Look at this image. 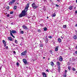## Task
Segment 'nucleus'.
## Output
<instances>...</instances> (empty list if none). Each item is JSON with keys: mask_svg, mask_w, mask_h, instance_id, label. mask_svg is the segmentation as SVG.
<instances>
[{"mask_svg": "<svg viewBox=\"0 0 77 77\" xmlns=\"http://www.w3.org/2000/svg\"><path fill=\"white\" fill-rule=\"evenodd\" d=\"M76 3H77V0H76Z\"/></svg>", "mask_w": 77, "mask_h": 77, "instance_id": "obj_54", "label": "nucleus"}, {"mask_svg": "<svg viewBox=\"0 0 77 77\" xmlns=\"http://www.w3.org/2000/svg\"><path fill=\"white\" fill-rule=\"evenodd\" d=\"M13 53H14V54H16V52H15V51H14Z\"/></svg>", "mask_w": 77, "mask_h": 77, "instance_id": "obj_40", "label": "nucleus"}, {"mask_svg": "<svg viewBox=\"0 0 77 77\" xmlns=\"http://www.w3.org/2000/svg\"><path fill=\"white\" fill-rule=\"evenodd\" d=\"M32 8H34V9H36V8H38V6H36V4H35V3H33L32 5Z\"/></svg>", "mask_w": 77, "mask_h": 77, "instance_id": "obj_3", "label": "nucleus"}, {"mask_svg": "<svg viewBox=\"0 0 77 77\" xmlns=\"http://www.w3.org/2000/svg\"><path fill=\"white\" fill-rule=\"evenodd\" d=\"M49 38H52V37L51 36H48Z\"/></svg>", "mask_w": 77, "mask_h": 77, "instance_id": "obj_34", "label": "nucleus"}, {"mask_svg": "<svg viewBox=\"0 0 77 77\" xmlns=\"http://www.w3.org/2000/svg\"><path fill=\"white\" fill-rule=\"evenodd\" d=\"M17 4H18V3H17Z\"/></svg>", "mask_w": 77, "mask_h": 77, "instance_id": "obj_62", "label": "nucleus"}, {"mask_svg": "<svg viewBox=\"0 0 77 77\" xmlns=\"http://www.w3.org/2000/svg\"><path fill=\"white\" fill-rule=\"evenodd\" d=\"M16 65H17V66H19V63H18V62H17L16 63Z\"/></svg>", "mask_w": 77, "mask_h": 77, "instance_id": "obj_33", "label": "nucleus"}, {"mask_svg": "<svg viewBox=\"0 0 77 77\" xmlns=\"http://www.w3.org/2000/svg\"><path fill=\"white\" fill-rule=\"evenodd\" d=\"M75 54H77V51L75 52Z\"/></svg>", "mask_w": 77, "mask_h": 77, "instance_id": "obj_42", "label": "nucleus"}, {"mask_svg": "<svg viewBox=\"0 0 77 77\" xmlns=\"http://www.w3.org/2000/svg\"><path fill=\"white\" fill-rule=\"evenodd\" d=\"M73 6H70L69 7V9L70 10H72V8L73 7Z\"/></svg>", "mask_w": 77, "mask_h": 77, "instance_id": "obj_10", "label": "nucleus"}, {"mask_svg": "<svg viewBox=\"0 0 77 77\" xmlns=\"http://www.w3.org/2000/svg\"><path fill=\"white\" fill-rule=\"evenodd\" d=\"M63 29H66V25H64L63 26Z\"/></svg>", "mask_w": 77, "mask_h": 77, "instance_id": "obj_18", "label": "nucleus"}, {"mask_svg": "<svg viewBox=\"0 0 77 77\" xmlns=\"http://www.w3.org/2000/svg\"><path fill=\"white\" fill-rule=\"evenodd\" d=\"M11 32L12 33H17V31L15 30H13Z\"/></svg>", "mask_w": 77, "mask_h": 77, "instance_id": "obj_12", "label": "nucleus"}, {"mask_svg": "<svg viewBox=\"0 0 77 77\" xmlns=\"http://www.w3.org/2000/svg\"><path fill=\"white\" fill-rule=\"evenodd\" d=\"M1 69H2V67H0V70H1Z\"/></svg>", "mask_w": 77, "mask_h": 77, "instance_id": "obj_47", "label": "nucleus"}, {"mask_svg": "<svg viewBox=\"0 0 77 77\" xmlns=\"http://www.w3.org/2000/svg\"><path fill=\"white\" fill-rule=\"evenodd\" d=\"M66 77V75L65 74L64 75V77Z\"/></svg>", "mask_w": 77, "mask_h": 77, "instance_id": "obj_37", "label": "nucleus"}, {"mask_svg": "<svg viewBox=\"0 0 77 77\" xmlns=\"http://www.w3.org/2000/svg\"><path fill=\"white\" fill-rule=\"evenodd\" d=\"M43 59H45V57H43Z\"/></svg>", "mask_w": 77, "mask_h": 77, "instance_id": "obj_55", "label": "nucleus"}, {"mask_svg": "<svg viewBox=\"0 0 77 77\" xmlns=\"http://www.w3.org/2000/svg\"><path fill=\"white\" fill-rule=\"evenodd\" d=\"M23 62L25 65H26V64H27V60L26 59H23Z\"/></svg>", "mask_w": 77, "mask_h": 77, "instance_id": "obj_4", "label": "nucleus"}, {"mask_svg": "<svg viewBox=\"0 0 77 77\" xmlns=\"http://www.w3.org/2000/svg\"><path fill=\"white\" fill-rule=\"evenodd\" d=\"M72 70L73 71H76V69H75V68H72Z\"/></svg>", "mask_w": 77, "mask_h": 77, "instance_id": "obj_23", "label": "nucleus"}, {"mask_svg": "<svg viewBox=\"0 0 77 77\" xmlns=\"http://www.w3.org/2000/svg\"><path fill=\"white\" fill-rule=\"evenodd\" d=\"M1 71V70H0V71Z\"/></svg>", "mask_w": 77, "mask_h": 77, "instance_id": "obj_63", "label": "nucleus"}, {"mask_svg": "<svg viewBox=\"0 0 77 77\" xmlns=\"http://www.w3.org/2000/svg\"><path fill=\"white\" fill-rule=\"evenodd\" d=\"M50 65H51V66H54V63H53V62L51 61L50 63Z\"/></svg>", "mask_w": 77, "mask_h": 77, "instance_id": "obj_7", "label": "nucleus"}, {"mask_svg": "<svg viewBox=\"0 0 77 77\" xmlns=\"http://www.w3.org/2000/svg\"><path fill=\"white\" fill-rule=\"evenodd\" d=\"M27 50H26L25 51H23V52H24V54H27Z\"/></svg>", "mask_w": 77, "mask_h": 77, "instance_id": "obj_24", "label": "nucleus"}, {"mask_svg": "<svg viewBox=\"0 0 77 77\" xmlns=\"http://www.w3.org/2000/svg\"><path fill=\"white\" fill-rule=\"evenodd\" d=\"M75 8H76V7H75L74 8V9H75Z\"/></svg>", "mask_w": 77, "mask_h": 77, "instance_id": "obj_51", "label": "nucleus"}, {"mask_svg": "<svg viewBox=\"0 0 77 77\" xmlns=\"http://www.w3.org/2000/svg\"><path fill=\"white\" fill-rule=\"evenodd\" d=\"M46 71H47V72H49V70H48V69H47L46 70Z\"/></svg>", "mask_w": 77, "mask_h": 77, "instance_id": "obj_41", "label": "nucleus"}, {"mask_svg": "<svg viewBox=\"0 0 77 77\" xmlns=\"http://www.w3.org/2000/svg\"><path fill=\"white\" fill-rule=\"evenodd\" d=\"M2 42H3L4 44H6V42L5 41L3 40Z\"/></svg>", "mask_w": 77, "mask_h": 77, "instance_id": "obj_20", "label": "nucleus"}, {"mask_svg": "<svg viewBox=\"0 0 77 77\" xmlns=\"http://www.w3.org/2000/svg\"><path fill=\"white\" fill-rule=\"evenodd\" d=\"M39 45H40V47H43V45H42V44H39Z\"/></svg>", "mask_w": 77, "mask_h": 77, "instance_id": "obj_26", "label": "nucleus"}, {"mask_svg": "<svg viewBox=\"0 0 77 77\" xmlns=\"http://www.w3.org/2000/svg\"><path fill=\"white\" fill-rule=\"evenodd\" d=\"M47 36H46V39H47Z\"/></svg>", "mask_w": 77, "mask_h": 77, "instance_id": "obj_58", "label": "nucleus"}, {"mask_svg": "<svg viewBox=\"0 0 77 77\" xmlns=\"http://www.w3.org/2000/svg\"><path fill=\"white\" fill-rule=\"evenodd\" d=\"M60 63L59 62H57V65L58 68V72H60Z\"/></svg>", "mask_w": 77, "mask_h": 77, "instance_id": "obj_2", "label": "nucleus"}, {"mask_svg": "<svg viewBox=\"0 0 77 77\" xmlns=\"http://www.w3.org/2000/svg\"><path fill=\"white\" fill-rule=\"evenodd\" d=\"M20 32L21 33H22V34H23V33H24V32H23V31H20Z\"/></svg>", "mask_w": 77, "mask_h": 77, "instance_id": "obj_32", "label": "nucleus"}, {"mask_svg": "<svg viewBox=\"0 0 77 77\" xmlns=\"http://www.w3.org/2000/svg\"><path fill=\"white\" fill-rule=\"evenodd\" d=\"M47 18H48V17H47Z\"/></svg>", "mask_w": 77, "mask_h": 77, "instance_id": "obj_57", "label": "nucleus"}, {"mask_svg": "<svg viewBox=\"0 0 77 77\" xmlns=\"http://www.w3.org/2000/svg\"><path fill=\"white\" fill-rule=\"evenodd\" d=\"M57 2H60V1H59V0H57Z\"/></svg>", "mask_w": 77, "mask_h": 77, "instance_id": "obj_45", "label": "nucleus"}, {"mask_svg": "<svg viewBox=\"0 0 77 77\" xmlns=\"http://www.w3.org/2000/svg\"><path fill=\"white\" fill-rule=\"evenodd\" d=\"M76 73H77V71H76Z\"/></svg>", "mask_w": 77, "mask_h": 77, "instance_id": "obj_59", "label": "nucleus"}, {"mask_svg": "<svg viewBox=\"0 0 77 77\" xmlns=\"http://www.w3.org/2000/svg\"><path fill=\"white\" fill-rule=\"evenodd\" d=\"M6 14H7V13H6Z\"/></svg>", "mask_w": 77, "mask_h": 77, "instance_id": "obj_64", "label": "nucleus"}, {"mask_svg": "<svg viewBox=\"0 0 77 77\" xmlns=\"http://www.w3.org/2000/svg\"><path fill=\"white\" fill-rule=\"evenodd\" d=\"M68 69L69 70H71V67L69 66L68 67Z\"/></svg>", "mask_w": 77, "mask_h": 77, "instance_id": "obj_30", "label": "nucleus"}, {"mask_svg": "<svg viewBox=\"0 0 77 77\" xmlns=\"http://www.w3.org/2000/svg\"><path fill=\"white\" fill-rule=\"evenodd\" d=\"M17 6H14V9H15H15H17Z\"/></svg>", "mask_w": 77, "mask_h": 77, "instance_id": "obj_28", "label": "nucleus"}, {"mask_svg": "<svg viewBox=\"0 0 77 77\" xmlns=\"http://www.w3.org/2000/svg\"><path fill=\"white\" fill-rule=\"evenodd\" d=\"M48 60H50V58H48Z\"/></svg>", "mask_w": 77, "mask_h": 77, "instance_id": "obj_52", "label": "nucleus"}, {"mask_svg": "<svg viewBox=\"0 0 77 77\" xmlns=\"http://www.w3.org/2000/svg\"><path fill=\"white\" fill-rule=\"evenodd\" d=\"M58 41L59 42H62V40L60 38H59L58 39Z\"/></svg>", "mask_w": 77, "mask_h": 77, "instance_id": "obj_14", "label": "nucleus"}, {"mask_svg": "<svg viewBox=\"0 0 77 77\" xmlns=\"http://www.w3.org/2000/svg\"><path fill=\"white\" fill-rule=\"evenodd\" d=\"M73 38H74V39H77V35H74V36Z\"/></svg>", "mask_w": 77, "mask_h": 77, "instance_id": "obj_17", "label": "nucleus"}, {"mask_svg": "<svg viewBox=\"0 0 77 77\" xmlns=\"http://www.w3.org/2000/svg\"><path fill=\"white\" fill-rule=\"evenodd\" d=\"M8 39L9 40H10V41H12V38L11 37H9L8 38Z\"/></svg>", "mask_w": 77, "mask_h": 77, "instance_id": "obj_19", "label": "nucleus"}, {"mask_svg": "<svg viewBox=\"0 0 77 77\" xmlns=\"http://www.w3.org/2000/svg\"><path fill=\"white\" fill-rule=\"evenodd\" d=\"M59 60H60V61L61 62V61H62V60H63V58H62V57L61 56H60V58H59Z\"/></svg>", "mask_w": 77, "mask_h": 77, "instance_id": "obj_8", "label": "nucleus"}, {"mask_svg": "<svg viewBox=\"0 0 77 77\" xmlns=\"http://www.w3.org/2000/svg\"><path fill=\"white\" fill-rule=\"evenodd\" d=\"M16 0H12L11 1V3H14V2H15Z\"/></svg>", "mask_w": 77, "mask_h": 77, "instance_id": "obj_22", "label": "nucleus"}, {"mask_svg": "<svg viewBox=\"0 0 77 77\" xmlns=\"http://www.w3.org/2000/svg\"><path fill=\"white\" fill-rule=\"evenodd\" d=\"M37 32H41V30L40 29H38L37 30Z\"/></svg>", "mask_w": 77, "mask_h": 77, "instance_id": "obj_25", "label": "nucleus"}, {"mask_svg": "<svg viewBox=\"0 0 77 77\" xmlns=\"http://www.w3.org/2000/svg\"><path fill=\"white\" fill-rule=\"evenodd\" d=\"M10 32H11L10 35H11V36H12V37H13V38H15V36H14V35H13V34L11 32V30H10Z\"/></svg>", "mask_w": 77, "mask_h": 77, "instance_id": "obj_11", "label": "nucleus"}, {"mask_svg": "<svg viewBox=\"0 0 77 77\" xmlns=\"http://www.w3.org/2000/svg\"><path fill=\"white\" fill-rule=\"evenodd\" d=\"M23 28L24 29H26V30H27L28 29V28H27V26H26L23 25L22 26Z\"/></svg>", "mask_w": 77, "mask_h": 77, "instance_id": "obj_5", "label": "nucleus"}, {"mask_svg": "<svg viewBox=\"0 0 77 77\" xmlns=\"http://www.w3.org/2000/svg\"><path fill=\"white\" fill-rule=\"evenodd\" d=\"M44 31H46V30H47V28L46 27H45L44 28Z\"/></svg>", "mask_w": 77, "mask_h": 77, "instance_id": "obj_21", "label": "nucleus"}, {"mask_svg": "<svg viewBox=\"0 0 77 77\" xmlns=\"http://www.w3.org/2000/svg\"><path fill=\"white\" fill-rule=\"evenodd\" d=\"M6 44H5L4 47H6Z\"/></svg>", "mask_w": 77, "mask_h": 77, "instance_id": "obj_50", "label": "nucleus"}, {"mask_svg": "<svg viewBox=\"0 0 77 77\" xmlns=\"http://www.w3.org/2000/svg\"><path fill=\"white\" fill-rule=\"evenodd\" d=\"M11 24H12V23H11Z\"/></svg>", "mask_w": 77, "mask_h": 77, "instance_id": "obj_61", "label": "nucleus"}, {"mask_svg": "<svg viewBox=\"0 0 77 77\" xmlns=\"http://www.w3.org/2000/svg\"><path fill=\"white\" fill-rule=\"evenodd\" d=\"M56 6H57V7H59V6L57 4L56 5Z\"/></svg>", "mask_w": 77, "mask_h": 77, "instance_id": "obj_38", "label": "nucleus"}, {"mask_svg": "<svg viewBox=\"0 0 77 77\" xmlns=\"http://www.w3.org/2000/svg\"><path fill=\"white\" fill-rule=\"evenodd\" d=\"M42 75H43V77H47V76H46V73L44 72H43L42 73Z\"/></svg>", "mask_w": 77, "mask_h": 77, "instance_id": "obj_6", "label": "nucleus"}, {"mask_svg": "<svg viewBox=\"0 0 77 77\" xmlns=\"http://www.w3.org/2000/svg\"><path fill=\"white\" fill-rule=\"evenodd\" d=\"M0 21H1V20H0Z\"/></svg>", "mask_w": 77, "mask_h": 77, "instance_id": "obj_60", "label": "nucleus"}, {"mask_svg": "<svg viewBox=\"0 0 77 77\" xmlns=\"http://www.w3.org/2000/svg\"><path fill=\"white\" fill-rule=\"evenodd\" d=\"M50 52L51 53V52H52V51H50Z\"/></svg>", "mask_w": 77, "mask_h": 77, "instance_id": "obj_53", "label": "nucleus"}, {"mask_svg": "<svg viewBox=\"0 0 77 77\" xmlns=\"http://www.w3.org/2000/svg\"><path fill=\"white\" fill-rule=\"evenodd\" d=\"M27 10H28V8H25L24 10L23 11H22L21 14H20L19 15V18H21V17H24L26 14V13L27 11Z\"/></svg>", "mask_w": 77, "mask_h": 77, "instance_id": "obj_1", "label": "nucleus"}, {"mask_svg": "<svg viewBox=\"0 0 77 77\" xmlns=\"http://www.w3.org/2000/svg\"><path fill=\"white\" fill-rule=\"evenodd\" d=\"M6 48H8V47L7 46V47H6Z\"/></svg>", "mask_w": 77, "mask_h": 77, "instance_id": "obj_48", "label": "nucleus"}, {"mask_svg": "<svg viewBox=\"0 0 77 77\" xmlns=\"http://www.w3.org/2000/svg\"><path fill=\"white\" fill-rule=\"evenodd\" d=\"M48 38H46V39L45 40V42L46 44L48 43Z\"/></svg>", "mask_w": 77, "mask_h": 77, "instance_id": "obj_13", "label": "nucleus"}, {"mask_svg": "<svg viewBox=\"0 0 77 77\" xmlns=\"http://www.w3.org/2000/svg\"><path fill=\"white\" fill-rule=\"evenodd\" d=\"M14 13V12L12 11L10 12V14H12Z\"/></svg>", "mask_w": 77, "mask_h": 77, "instance_id": "obj_35", "label": "nucleus"}, {"mask_svg": "<svg viewBox=\"0 0 77 77\" xmlns=\"http://www.w3.org/2000/svg\"><path fill=\"white\" fill-rule=\"evenodd\" d=\"M6 8H7V9H9V7L8 6Z\"/></svg>", "mask_w": 77, "mask_h": 77, "instance_id": "obj_36", "label": "nucleus"}, {"mask_svg": "<svg viewBox=\"0 0 77 77\" xmlns=\"http://www.w3.org/2000/svg\"><path fill=\"white\" fill-rule=\"evenodd\" d=\"M15 43H16V44H17L18 43V41L17 40H15Z\"/></svg>", "mask_w": 77, "mask_h": 77, "instance_id": "obj_31", "label": "nucleus"}, {"mask_svg": "<svg viewBox=\"0 0 77 77\" xmlns=\"http://www.w3.org/2000/svg\"><path fill=\"white\" fill-rule=\"evenodd\" d=\"M29 7V4H28L26 5V6L25 7L26 8L28 9V8Z\"/></svg>", "mask_w": 77, "mask_h": 77, "instance_id": "obj_15", "label": "nucleus"}, {"mask_svg": "<svg viewBox=\"0 0 77 77\" xmlns=\"http://www.w3.org/2000/svg\"><path fill=\"white\" fill-rule=\"evenodd\" d=\"M9 5H12V3L11 1L9 2Z\"/></svg>", "mask_w": 77, "mask_h": 77, "instance_id": "obj_27", "label": "nucleus"}, {"mask_svg": "<svg viewBox=\"0 0 77 77\" xmlns=\"http://www.w3.org/2000/svg\"><path fill=\"white\" fill-rule=\"evenodd\" d=\"M7 17H9V14H8Z\"/></svg>", "mask_w": 77, "mask_h": 77, "instance_id": "obj_39", "label": "nucleus"}, {"mask_svg": "<svg viewBox=\"0 0 77 77\" xmlns=\"http://www.w3.org/2000/svg\"><path fill=\"white\" fill-rule=\"evenodd\" d=\"M13 46H14V47H15V45L14 44H13Z\"/></svg>", "mask_w": 77, "mask_h": 77, "instance_id": "obj_49", "label": "nucleus"}, {"mask_svg": "<svg viewBox=\"0 0 77 77\" xmlns=\"http://www.w3.org/2000/svg\"><path fill=\"white\" fill-rule=\"evenodd\" d=\"M66 72H67V70H65V73H66Z\"/></svg>", "mask_w": 77, "mask_h": 77, "instance_id": "obj_43", "label": "nucleus"}, {"mask_svg": "<svg viewBox=\"0 0 77 77\" xmlns=\"http://www.w3.org/2000/svg\"><path fill=\"white\" fill-rule=\"evenodd\" d=\"M75 27H77V24H76L75 25Z\"/></svg>", "mask_w": 77, "mask_h": 77, "instance_id": "obj_46", "label": "nucleus"}, {"mask_svg": "<svg viewBox=\"0 0 77 77\" xmlns=\"http://www.w3.org/2000/svg\"><path fill=\"white\" fill-rule=\"evenodd\" d=\"M75 13L76 14H77V10H76V11H75Z\"/></svg>", "mask_w": 77, "mask_h": 77, "instance_id": "obj_44", "label": "nucleus"}, {"mask_svg": "<svg viewBox=\"0 0 77 77\" xmlns=\"http://www.w3.org/2000/svg\"><path fill=\"white\" fill-rule=\"evenodd\" d=\"M58 47H59L58 46H56L55 49V51H57L58 50Z\"/></svg>", "mask_w": 77, "mask_h": 77, "instance_id": "obj_9", "label": "nucleus"}, {"mask_svg": "<svg viewBox=\"0 0 77 77\" xmlns=\"http://www.w3.org/2000/svg\"><path fill=\"white\" fill-rule=\"evenodd\" d=\"M61 38L62 39H63V37H61Z\"/></svg>", "mask_w": 77, "mask_h": 77, "instance_id": "obj_56", "label": "nucleus"}, {"mask_svg": "<svg viewBox=\"0 0 77 77\" xmlns=\"http://www.w3.org/2000/svg\"><path fill=\"white\" fill-rule=\"evenodd\" d=\"M21 54L22 56H25V55H26V54H25L24 53V52H22L21 53Z\"/></svg>", "mask_w": 77, "mask_h": 77, "instance_id": "obj_16", "label": "nucleus"}, {"mask_svg": "<svg viewBox=\"0 0 77 77\" xmlns=\"http://www.w3.org/2000/svg\"><path fill=\"white\" fill-rule=\"evenodd\" d=\"M56 16V14H53L52 15V17H55Z\"/></svg>", "mask_w": 77, "mask_h": 77, "instance_id": "obj_29", "label": "nucleus"}]
</instances>
